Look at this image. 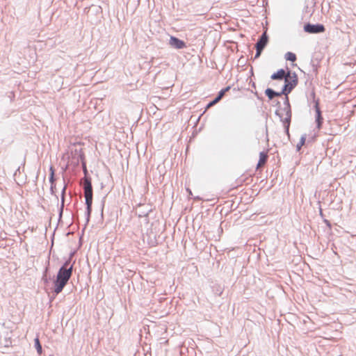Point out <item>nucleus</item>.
Instances as JSON below:
<instances>
[{
    "label": "nucleus",
    "mask_w": 356,
    "mask_h": 356,
    "mask_svg": "<svg viewBox=\"0 0 356 356\" xmlns=\"http://www.w3.org/2000/svg\"><path fill=\"white\" fill-rule=\"evenodd\" d=\"M68 264L66 262L63 267H61L57 274L56 280L54 282V292L56 294L60 293L68 280L72 276V266L67 268Z\"/></svg>",
    "instance_id": "1"
},
{
    "label": "nucleus",
    "mask_w": 356,
    "mask_h": 356,
    "mask_svg": "<svg viewBox=\"0 0 356 356\" xmlns=\"http://www.w3.org/2000/svg\"><path fill=\"white\" fill-rule=\"evenodd\" d=\"M68 161L65 168H62V173H65V170L70 165L72 166V170L75 171L79 166V164L86 161L85 154L82 148H72L70 150V154L67 156Z\"/></svg>",
    "instance_id": "2"
},
{
    "label": "nucleus",
    "mask_w": 356,
    "mask_h": 356,
    "mask_svg": "<svg viewBox=\"0 0 356 356\" xmlns=\"http://www.w3.org/2000/svg\"><path fill=\"white\" fill-rule=\"evenodd\" d=\"M298 83V75L296 72H293L290 79H284V84L282 88V93H284V97H289V95L297 86Z\"/></svg>",
    "instance_id": "3"
},
{
    "label": "nucleus",
    "mask_w": 356,
    "mask_h": 356,
    "mask_svg": "<svg viewBox=\"0 0 356 356\" xmlns=\"http://www.w3.org/2000/svg\"><path fill=\"white\" fill-rule=\"evenodd\" d=\"M303 31L309 34H319L325 31V27L323 24L307 22L303 26Z\"/></svg>",
    "instance_id": "4"
},
{
    "label": "nucleus",
    "mask_w": 356,
    "mask_h": 356,
    "mask_svg": "<svg viewBox=\"0 0 356 356\" xmlns=\"http://www.w3.org/2000/svg\"><path fill=\"white\" fill-rule=\"evenodd\" d=\"M85 200H93L92 180L80 181Z\"/></svg>",
    "instance_id": "5"
},
{
    "label": "nucleus",
    "mask_w": 356,
    "mask_h": 356,
    "mask_svg": "<svg viewBox=\"0 0 356 356\" xmlns=\"http://www.w3.org/2000/svg\"><path fill=\"white\" fill-rule=\"evenodd\" d=\"M169 44L176 49H182L186 47V43L184 40L173 35L170 38Z\"/></svg>",
    "instance_id": "6"
},
{
    "label": "nucleus",
    "mask_w": 356,
    "mask_h": 356,
    "mask_svg": "<svg viewBox=\"0 0 356 356\" xmlns=\"http://www.w3.org/2000/svg\"><path fill=\"white\" fill-rule=\"evenodd\" d=\"M268 40L269 38L267 33L266 31L263 32L256 42L255 49L264 50L268 43Z\"/></svg>",
    "instance_id": "7"
},
{
    "label": "nucleus",
    "mask_w": 356,
    "mask_h": 356,
    "mask_svg": "<svg viewBox=\"0 0 356 356\" xmlns=\"http://www.w3.org/2000/svg\"><path fill=\"white\" fill-rule=\"evenodd\" d=\"M55 172H56V170H55V168H54V166L50 165L49 180L50 182V191H51V194H54L56 191V178L55 177Z\"/></svg>",
    "instance_id": "8"
},
{
    "label": "nucleus",
    "mask_w": 356,
    "mask_h": 356,
    "mask_svg": "<svg viewBox=\"0 0 356 356\" xmlns=\"http://www.w3.org/2000/svg\"><path fill=\"white\" fill-rule=\"evenodd\" d=\"M275 114L276 115H277L280 118V121L282 122L283 126H284V133L289 138L290 137L289 128H290L291 120H288V118H283L282 115L280 113L278 109H277L275 111Z\"/></svg>",
    "instance_id": "9"
},
{
    "label": "nucleus",
    "mask_w": 356,
    "mask_h": 356,
    "mask_svg": "<svg viewBox=\"0 0 356 356\" xmlns=\"http://www.w3.org/2000/svg\"><path fill=\"white\" fill-rule=\"evenodd\" d=\"M284 108H283V111L286 113V117L284 118H288V120H291L292 110H291V106L289 97H284Z\"/></svg>",
    "instance_id": "10"
},
{
    "label": "nucleus",
    "mask_w": 356,
    "mask_h": 356,
    "mask_svg": "<svg viewBox=\"0 0 356 356\" xmlns=\"http://www.w3.org/2000/svg\"><path fill=\"white\" fill-rule=\"evenodd\" d=\"M272 80H282L286 79V72L284 69H279L277 72L272 74L270 76Z\"/></svg>",
    "instance_id": "11"
},
{
    "label": "nucleus",
    "mask_w": 356,
    "mask_h": 356,
    "mask_svg": "<svg viewBox=\"0 0 356 356\" xmlns=\"http://www.w3.org/2000/svg\"><path fill=\"white\" fill-rule=\"evenodd\" d=\"M315 122L316 124V128L318 129H321L322 128L323 124V118L322 115V111L316 112L315 114Z\"/></svg>",
    "instance_id": "12"
},
{
    "label": "nucleus",
    "mask_w": 356,
    "mask_h": 356,
    "mask_svg": "<svg viewBox=\"0 0 356 356\" xmlns=\"http://www.w3.org/2000/svg\"><path fill=\"white\" fill-rule=\"evenodd\" d=\"M81 167L83 169V172L84 176L81 179V181L92 180L91 177L88 173V170L87 169L86 161H83V163H81Z\"/></svg>",
    "instance_id": "13"
},
{
    "label": "nucleus",
    "mask_w": 356,
    "mask_h": 356,
    "mask_svg": "<svg viewBox=\"0 0 356 356\" xmlns=\"http://www.w3.org/2000/svg\"><path fill=\"white\" fill-rule=\"evenodd\" d=\"M317 98L316 97V92H315V88L313 87L309 92V95H307V104L310 106L311 104L316 100Z\"/></svg>",
    "instance_id": "14"
},
{
    "label": "nucleus",
    "mask_w": 356,
    "mask_h": 356,
    "mask_svg": "<svg viewBox=\"0 0 356 356\" xmlns=\"http://www.w3.org/2000/svg\"><path fill=\"white\" fill-rule=\"evenodd\" d=\"M268 156L266 152L262 151L259 153V159L257 165L264 164L267 162Z\"/></svg>",
    "instance_id": "15"
},
{
    "label": "nucleus",
    "mask_w": 356,
    "mask_h": 356,
    "mask_svg": "<svg viewBox=\"0 0 356 356\" xmlns=\"http://www.w3.org/2000/svg\"><path fill=\"white\" fill-rule=\"evenodd\" d=\"M306 139H307V134H304L301 136L300 138V141L298 142V143L296 145V151L297 152H300L302 147L306 143Z\"/></svg>",
    "instance_id": "16"
},
{
    "label": "nucleus",
    "mask_w": 356,
    "mask_h": 356,
    "mask_svg": "<svg viewBox=\"0 0 356 356\" xmlns=\"http://www.w3.org/2000/svg\"><path fill=\"white\" fill-rule=\"evenodd\" d=\"M62 177L64 182V186L62 189L61 194H60V200H65V194L67 191V184L65 182L66 175L65 173H62Z\"/></svg>",
    "instance_id": "17"
},
{
    "label": "nucleus",
    "mask_w": 356,
    "mask_h": 356,
    "mask_svg": "<svg viewBox=\"0 0 356 356\" xmlns=\"http://www.w3.org/2000/svg\"><path fill=\"white\" fill-rule=\"evenodd\" d=\"M284 58L286 59V60L291 61V62H295L297 59V56H296V54H294L291 51H288L285 54Z\"/></svg>",
    "instance_id": "18"
},
{
    "label": "nucleus",
    "mask_w": 356,
    "mask_h": 356,
    "mask_svg": "<svg viewBox=\"0 0 356 356\" xmlns=\"http://www.w3.org/2000/svg\"><path fill=\"white\" fill-rule=\"evenodd\" d=\"M310 66L312 67V70L310 72H312L316 76L318 74V62H316L314 60H311L310 62Z\"/></svg>",
    "instance_id": "19"
},
{
    "label": "nucleus",
    "mask_w": 356,
    "mask_h": 356,
    "mask_svg": "<svg viewBox=\"0 0 356 356\" xmlns=\"http://www.w3.org/2000/svg\"><path fill=\"white\" fill-rule=\"evenodd\" d=\"M265 95L268 98L269 100L274 99V90L270 88H267L264 91Z\"/></svg>",
    "instance_id": "20"
},
{
    "label": "nucleus",
    "mask_w": 356,
    "mask_h": 356,
    "mask_svg": "<svg viewBox=\"0 0 356 356\" xmlns=\"http://www.w3.org/2000/svg\"><path fill=\"white\" fill-rule=\"evenodd\" d=\"M231 89V86H226L225 88L221 89L218 92V94L216 95L219 99H222V97H224L225 94L228 92L229 90Z\"/></svg>",
    "instance_id": "21"
},
{
    "label": "nucleus",
    "mask_w": 356,
    "mask_h": 356,
    "mask_svg": "<svg viewBox=\"0 0 356 356\" xmlns=\"http://www.w3.org/2000/svg\"><path fill=\"white\" fill-rule=\"evenodd\" d=\"M221 99L216 95L211 101H210L206 106V108H209L217 103H218Z\"/></svg>",
    "instance_id": "22"
},
{
    "label": "nucleus",
    "mask_w": 356,
    "mask_h": 356,
    "mask_svg": "<svg viewBox=\"0 0 356 356\" xmlns=\"http://www.w3.org/2000/svg\"><path fill=\"white\" fill-rule=\"evenodd\" d=\"M34 341H35V346L38 353L39 355H41L42 353V346L40 343L39 339L38 337L35 338Z\"/></svg>",
    "instance_id": "23"
},
{
    "label": "nucleus",
    "mask_w": 356,
    "mask_h": 356,
    "mask_svg": "<svg viewBox=\"0 0 356 356\" xmlns=\"http://www.w3.org/2000/svg\"><path fill=\"white\" fill-rule=\"evenodd\" d=\"M312 104H313V108L314 109L315 113L318 112V111H321V108H320V99H319V98H317V99L314 101L312 102Z\"/></svg>",
    "instance_id": "24"
},
{
    "label": "nucleus",
    "mask_w": 356,
    "mask_h": 356,
    "mask_svg": "<svg viewBox=\"0 0 356 356\" xmlns=\"http://www.w3.org/2000/svg\"><path fill=\"white\" fill-rule=\"evenodd\" d=\"M250 197V196H249L248 193H245L243 195L238 194V195H236L234 200H240V201H242L243 200H247Z\"/></svg>",
    "instance_id": "25"
},
{
    "label": "nucleus",
    "mask_w": 356,
    "mask_h": 356,
    "mask_svg": "<svg viewBox=\"0 0 356 356\" xmlns=\"http://www.w3.org/2000/svg\"><path fill=\"white\" fill-rule=\"evenodd\" d=\"M263 51L264 50H261L259 49H256V53H255L254 59H257V58H259V56H261Z\"/></svg>",
    "instance_id": "26"
},
{
    "label": "nucleus",
    "mask_w": 356,
    "mask_h": 356,
    "mask_svg": "<svg viewBox=\"0 0 356 356\" xmlns=\"http://www.w3.org/2000/svg\"><path fill=\"white\" fill-rule=\"evenodd\" d=\"M92 202H86V206H87V209H88V211L89 213L90 212Z\"/></svg>",
    "instance_id": "27"
},
{
    "label": "nucleus",
    "mask_w": 356,
    "mask_h": 356,
    "mask_svg": "<svg viewBox=\"0 0 356 356\" xmlns=\"http://www.w3.org/2000/svg\"><path fill=\"white\" fill-rule=\"evenodd\" d=\"M274 95L275 97H280L282 95H284V93H282V90L280 92H277L274 90Z\"/></svg>",
    "instance_id": "28"
},
{
    "label": "nucleus",
    "mask_w": 356,
    "mask_h": 356,
    "mask_svg": "<svg viewBox=\"0 0 356 356\" xmlns=\"http://www.w3.org/2000/svg\"><path fill=\"white\" fill-rule=\"evenodd\" d=\"M194 200H200V201H202V200H214V198H211V199H203V198H201L200 197H196Z\"/></svg>",
    "instance_id": "29"
},
{
    "label": "nucleus",
    "mask_w": 356,
    "mask_h": 356,
    "mask_svg": "<svg viewBox=\"0 0 356 356\" xmlns=\"http://www.w3.org/2000/svg\"><path fill=\"white\" fill-rule=\"evenodd\" d=\"M273 106H277L278 108H281V104H280V101H278V100H276V101L275 102V104H274V105H273Z\"/></svg>",
    "instance_id": "30"
},
{
    "label": "nucleus",
    "mask_w": 356,
    "mask_h": 356,
    "mask_svg": "<svg viewBox=\"0 0 356 356\" xmlns=\"http://www.w3.org/2000/svg\"><path fill=\"white\" fill-rule=\"evenodd\" d=\"M107 196V194H106L105 193H104L103 194H102L101 197L102 198V200H104L105 198Z\"/></svg>",
    "instance_id": "31"
},
{
    "label": "nucleus",
    "mask_w": 356,
    "mask_h": 356,
    "mask_svg": "<svg viewBox=\"0 0 356 356\" xmlns=\"http://www.w3.org/2000/svg\"><path fill=\"white\" fill-rule=\"evenodd\" d=\"M250 83V85H251V86H252V88H256V84H255V83H254V81H251Z\"/></svg>",
    "instance_id": "32"
},
{
    "label": "nucleus",
    "mask_w": 356,
    "mask_h": 356,
    "mask_svg": "<svg viewBox=\"0 0 356 356\" xmlns=\"http://www.w3.org/2000/svg\"><path fill=\"white\" fill-rule=\"evenodd\" d=\"M104 187V185L103 183H101V190H102Z\"/></svg>",
    "instance_id": "33"
},
{
    "label": "nucleus",
    "mask_w": 356,
    "mask_h": 356,
    "mask_svg": "<svg viewBox=\"0 0 356 356\" xmlns=\"http://www.w3.org/2000/svg\"><path fill=\"white\" fill-rule=\"evenodd\" d=\"M64 207V201H62V203H61V208H63Z\"/></svg>",
    "instance_id": "34"
},
{
    "label": "nucleus",
    "mask_w": 356,
    "mask_h": 356,
    "mask_svg": "<svg viewBox=\"0 0 356 356\" xmlns=\"http://www.w3.org/2000/svg\"><path fill=\"white\" fill-rule=\"evenodd\" d=\"M291 73V70H289V71H288V74H287V76H289Z\"/></svg>",
    "instance_id": "35"
},
{
    "label": "nucleus",
    "mask_w": 356,
    "mask_h": 356,
    "mask_svg": "<svg viewBox=\"0 0 356 356\" xmlns=\"http://www.w3.org/2000/svg\"><path fill=\"white\" fill-rule=\"evenodd\" d=\"M69 195H71V191H69ZM70 198H72V196H70Z\"/></svg>",
    "instance_id": "36"
},
{
    "label": "nucleus",
    "mask_w": 356,
    "mask_h": 356,
    "mask_svg": "<svg viewBox=\"0 0 356 356\" xmlns=\"http://www.w3.org/2000/svg\"><path fill=\"white\" fill-rule=\"evenodd\" d=\"M250 74H253V70L252 69L250 70Z\"/></svg>",
    "instance_id": "37"
},
{
    "label": "nucleus",
    "mask_w": 356,
    "mask_h": 356,
    "mask_svg": "<svg viewBox=\"0 0 356 356\" xmlns=\"http://www.w3.org/2000/svg\"><path fill=\"white\" fill-rule=\"evenodd\" d=\"M188 191H189V193L192 195L191 191L189 189H188Z\"/></svg>",
    "instance_id": "38"
}]
</instances>
